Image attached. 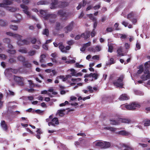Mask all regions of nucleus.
Masks as SVG:
<instances>
[{"mask_svg":"<svg viewBox=\"0 0 150 150\" xmlns=\"http://www.w3.org/2000/svg\"><path fill=\"white\" fill-rule=\"evenodd\" d=\"M6 34L8 35L12 36L17 39L18 40L17 44L19 46L25 45H28L30 43V41L27 39L21 40V38L22 36L18 34L14 33L11 32H7L6 33Z\"/></svg>","mask_w":150,"mask_h":150,"instance_id":"1","label":"nucleus"},{"mask_svg":"<svg viewBox=\"0 0 150 150\" xmlns=\"http://www.w3.org/2000/svg\"><path fill=\"white\" fill-rule=\"evenodd\" d=\"M139 69L137 73L141 74L143 72L144 74L140 77L143 81H146L150 79V72L149 71L148 66H139Z\"/></svg>","mask_w":150,"mask_h":150,"instance_id":"2","label":"nucleus"},{"mask_svg":"<svg viewBox=\"0 0 150 150\" xmlns=\"http://www.w3.org/2000/svg\"><path fill=\"white\" fill-rule=\"evenodd\" d=\"M69 4L68 3L65 2H59L58 0H51L50 8L51 9H54L57 7H64L67 6Z\"/></svg>","mask_w":150,"mask_h":150,"instance_id":"3","label":"nucleus"},{"mask_svg":"<svg viewBox=\"0 0 150 150\" xmlns=\"http://www.w3.org/2000/svg\"><path fill=\"white\" fill-rule=\"evenodd\" d=\"M12 4V2L11 1L9 0H5L3 1V3L0 4V7H5V5H10ZM6 9L8 11L11 12H15L18 10V9L11 7L9 6H6Z\"/></svg>","mask_w":150,"mask_h":150,"instance_id":"4","label":"nucleus"},{"mask_svg":"<svg viewBox=\"0 0 150 150\" xmlns=\"http://www.w3.org/2000/svg\"><path fill=\"white\" fill-rule=\"evenodd\" d=\"M140 107V105L139 104L135 102L132 103L128 105H123L120 106L121 108L122 109L125 110V108L129 110H134L136 109V108H139Z\"/></svg>","mask_w":150,"mask_h":150,"instance_id":"5","label":"nucleus"},{"mask_svg":"<svg viewBox=\"0 0 150 150\" xmlns=\"http://www.w3.org/2000/svg\"><path fill=\"white\" fill-rule=\"evenodd\" d=\"M118 121L115 120H110V123L111 125H117L120 124V122L129 124L131 122V120L129 119L125 118H118L117 119Z\"/></svg>","mask_w":150,"mask_h":150,"instance_id":"6","label":"nucleus"},{"mask_svg":"<svg viewBox=\"0 0 150 150\" xmlns=\"http://www.w3.org/2000/svg\"><path fill=\"white\" fill-rule=\"evenodd\" d=\"M57 15L55 14H49L46 15L44 17V19L46 20H48L50 22L54 23L55 21V18Z\"/></svg>","mask_w":150,"mask_h":150,"instance_id":"7","label":"nucleus"},{"mask_svg":"<svg viewBox=\"0 0 150 150\" xmlns=\"http://www.w3.org/2000/svg\"><path fill=\"white\" fill-rule=\"evenodd\" d=\"M123 78V75H121L118 79L117 81H115L113 82V84L114 85L117 87L122 88L123 86L122 80Z\"/></svg>","mask_w":150,"mask_h":150,"instance_id":"8","label":"nucleus"},{"mask_svg":"<svg viewBox=\"0 0 150 150\" xmlns=\"http://www.w3.org/2000/svg\"><path fill=\"white\" fill-rule=\"evenodd\" d=\"M21 8L23 9V12L27 15V18L28 19L31 18V13L28 11V7L26 5L21 4L20 5Z\"/></svg>","mask_w":150,"mask_h":150,"instance_id":"9","label":"nucleus"},{"mask_svg":"<svg viewBox=\"0 0 150 150\" xmlns=\"http://www.w3.org/2000/svg\"><path fill=\"white\" fill-rule=\"evenodd\" d=\"M98 76V74L96 73L93 74L91 73L89 74H87L85 75L84 77L88 78L89 81L90 82L97 79Z\"/></svg>","mask_w":150,"mask_h":150,"instance_id":"10","label":"nucleus"},{"mask_svg":"<svg viewBox=\"0 0 150 150\" xmlns=\"http://www.w3.org/2000/svg\"><path fill=\"white\" fill-rule=\"evenodd\" d=\"M18 69L8 68L5 70L4 73L5 76L8 77L11 76L12 72L14 74H16L18 72Z\"/></svg>","mask_w":150,"mask_h":150,"instance_id":"11","label":"nucleus"},{"mask_svg":"<svg viewBox=\"0 0 150 150\" xmlns=\"http://www.w3.org/2000/svg\"><path fill=\"white\" fill-rule=\"evenodd\" d=\"M14 81L20 86H23L24 85V78L22 77H18L15 76H14Z\"/></svg>","mask_w":150,"mask_h":150,"instance_id":"12","label":"nucleus"},{"mask_svg":"<svg viewBox=\"0 0 150 150\" xmlns=\"http://www.w3.org/2000/svg\"><path fill=\"white\" fill-rule=\"evenodd\" d=\"M17 59L23 63L24 66H27L30 65L28 61H26L25 58L23 56L21 55L18 56L17 58Z\"/></svg>","mask_w":150,"mask_h":150,"instance_id":"13","label":"nucleus"},{"mask_svg":"<svg viewBox=\"0 0 150 150\" xmlns=\"http://www.w3.org/2000/svg\"><path fill=\"white\" fill-rule=\"evenodd\" d=\"M14 16L17 19V20H11V22L17 23L20 22L23 20L22 16L19 13L15 14L14 15Z\"/></svg>","mask_w":150,"mask_h":150,"instance_id":"14","label":"nucleus"},{"mask_svg":"<svg viewBox=\"0 0 150 150\" xmlns=\"http://www.w3.org/2000/svg\"><path fill=\"white\" fill-rule=\"evenodd\" d=\"M57 14L61 17H65L66 19H67L70 14V13H66L62 10H59Z\"/></svg>","mask_w":150,"mask_h":150,"instance_id":"15","label":"nucleus"},{"mask_svg":"<svg viewBox=\"0 0 150 150\" xmlns=\"http://www.w3.org/2000/svg\"><path fill=\"white\" fill-rule=\"evenodd\" d=\"M59 123L58 118L57 117H54L52 119L51 121L49 122L48 125L49 126H52L55 127V125H58Z\"/></svg>","mask_w":150,"mask_h":150,"instance_id":"16","label":"nucleus"},{"mask_svg":"<svg viewBox=\"0 0 150 150\" xmlns=\"http://www.w3.org/2000/svg\"><path fill=\"white\" fill-rule=\"evenodd\" d=\"M73 27V22H71L69 25L65 28L64 31L65 33H67L71 31Z\"/></svg>","mask_w":150,"mask_h":150,"instance_id":"17","label":"nucleus"},{"mask_svg":"<svg viewBox=\"0 0 150 150\" xmlns=\"http://www.w3.org/2000/svg\"><path fill=\"white\" fill-rule=\"evenodd\" d=\"M101 47L99 45H97L95 47H91L89 48V50L90 51L93 52H99L101 50Z\"/></svg>","mask_w":150,"mask_h":150,"instance_id":"18","label":"nucleus"},{"mask_svg":"<svg viewBox=\"0 0 150 150\" xmlns=\"http://www.w3.org/2000/svg\"><path fill=\"white\" fill-rule=\"evenodd\" d=\"M59 47L61 51L62 52L66 53L67 51H66L65 47L63 45L62 42H59L58 43Z\"/></svg>","mask_w":150,"mask_h":150,"instance_id":"19","label":"nucleus"},{"mask_svg":"<svg viewBox=\"0 0 150 150\" xmlns=\"http://www.w3.org/2000/svg\"><path fill=\"white\" fill-rule=\"evenodd\" d=\"M1 125L2 128L4 131H6L8 129V127L6 122L4 121H2L1 123Z\"/></svg>","mask_w":150,"mask_h":150,"instance_id":"20","label":"nucleus"},{"mask_svg":"<svg viewBox=\"0 0 150 150\" xmlns=\"http://www.w3.org/2000/svg\"><path fill=\"white\" fill-rule=\"evenodd\" d=\"M90 36V33L89 31H87L82 33L81 35V37L83 38L84 39H86Z\"/></svg>","mask_w":150,"mask_h":150,"instance_id":"21","label":"nucleus"},{"mask_svg":"<svg viewBox=\"0 0 150 150\" xmlns=\"http://www.w3.org/2000/svg\"><path fill=\"white\" fill-rule=\"evenodd\" d=\"M49 4V2L47 0H41L37 3L38 5H46Z\"/></svg>","mask_w":150,"mask_h":150,"instance_id":"22","label":"nucleus"},{"mask_svg":"<svg viewBox=\"0 0 150 150\" xmlns=\"http://www.w3.org/2000/svg\"><path fill=\"white\" fill-rule=\"evenodd\" d=\"M70 70L71 72L70 74L72 76H78L81 75V73H77L75 70L74 69H71Z\"/></svg>","mask_w":150,"mask_h":150,"instance_id":"23","label":"nucleus"},{"mask_svg":"<svg viewBox=\"0 0 150 150\" xmlns=\"http://www.w3.org/2000/svg\"><path fill=\"white\" fill-rule=\"evenodd\" d=\"M119 99L121 100H126L129 99V97L127 94H123L120 96Z\"/></svg>","mask_w":150,"mask_h":150,"instance_id":"24","label":"nucleus"},{"mask_svg":"<svg viewBox=\"0 0 150 150\" xmlns=\"http://www.w3.org/2000/svg\"><path fill=\"white\" fill-rule=\"evenodd\" d=\"M13 103V102H9L8 103V111L10 112L11 111V109L15 108H16V106L15 105H13L12 104Z\"/></svg>","mask_w":150,"mask_h":150,"instance_id":"25","label":"nucleus"},{"mask_svg":"<svg viewBox=\"0 0 150 150\" xmlns=\"http://www.w3.org/2000/svg\"><path fill=\"white\" fill-rule=\"evenodd\" d=\"M49 30L47 27L43 29V30L42 32V35H45L47 37H48L49 35Z\"/></svg>","mask_w":150,"mask_h":150,"instance_id":"26","label":"nucleus"},{"mask_svg":"<svg viewBox=\"0 0 150 150\" xmlns=\"http://www.w3.org/2000/svg\"><path fill=\"white\" fill-rule=\"evenodd\" d=\"M65 110V109L58 110L57 111L56 114H58L59 116L61 117L63 116L64 115V112Z\"/></svg>","mask_w":150,"mask_h":150,"instance_id":"27","label":"nucleus"},{"mask_svg":"<svg viewBox=\"0 0 150 150\" xmlns=\"http://www.w3.org/2000/svg\"><path fill=\"white\" fill-rule=\"evenodd\" d=\"M63 26L61 25L60 23L58 22H57L55 25V29L57 30H59L62 29Z\"/></svg>","mask_w":150,"mask_h":150,"instance_id":"28","label":"nucleus"},{"mask_svg":"<svg viewBox=\"0 0 150 150\" xmlns=\"http://www.w3.org/2000/svg\"><path fill=\"white\" fill-rule=\"evenodd\" d=\"M118 134L122 135L128 136L130 134V133L125 131H121L118 132Z\"/></svg>","mask_w":150,"mask_h":150,"instance_id":"29","label":"nucleus"},{"mask_svg":"<svg viewBox=\"0 0 150 150\" xmlns=\"http://www.w3.org/2000/svg\"><path fill=\"white\" fill-rule=\"evenodd\" d=\"M117 54L120 56H122L125 55L123 53H122V50L121 47L119 48L117 51Z\"/></svg>","mask_w":150,"mask_h":150,"instance_id":"30","label":"nucleus"},{"mask_svg":"<svg viewBox=\"0 0 150 150\" xmlns=\"http://www.w3.org/2000/svg\"><path fill=\"white\" fill-rule=\"evenodd\" d=\"M7 25L6 21L3 19H0V26L2 27L5 26Z\"/></svg>","mask_w":150,"mask_h":150,"instance_id":"31","label":"nucleus"},{"mask_svg":"<svg viewBox=\"0 0 150 150\" xmlns=\"http://www.w3.org/2000/svg\"><path fill=\"white\" fill-rule=\"evenodd\" d=\"M122 147L125 148L122 150H133L134 149L130 146L126 145L123 144Z\"/></svg>","mask_w":150,"mask_h":150,"instance_id":"32","label":"nucleus"},{"mask_svg":"<svg viewBox=\"0 0 150 150\" xmlns=\"http://www.w3.org/2000/svg\"><path fill=\"white\" fill-rule=\"evenodd\" d=\"M86 4V1L84 0H83V4L82 3H80L78 6L77 7L76 9L77 10H79L80 9L82 6H84Z\"/></svg>","mask_w":150,"mask_h":150,"instance_id":"33","label":"nucleus"},{"mask_svg":"<svg viewBox=\"0 0 150 150\" xmlns=\"http://www.w3.org/2000/svg\"><path fill=\"white\" fill-rule=\"evenodd\" d=\"M104 142L99 141L95 143V145L96 146L101 147L102 148H103Z\"/></svg>","mask_w":150,"mask_h":150,"instance_id":"34","label":"nucleus"},{"mask_svg":"<svg viewBox=\"0 0 150 150\" xmlns=\"http://www.w3.org/2000/svg\"><path fill=\"white\" fill-rule=\"evenodd\" d=\"M104 145L103 148H107L109 147L110 146V142H104Z\"/></svg>","mask_w":150,"mask_h":150,"instance_id":"35","label":"nucleus"},{"mask_svg":"<svg viewBox=\"0 0 150 150\" xmlns=\"http://www.w3.org/2000/svg\"><path fill=\"white\" fill-rule=\"evenodd\" d=\"M105 129H107L112 132H115L116 129L111 127H106L104 128Z\"/></svg>","mask_w":150,"mask_h":150,"instance_id":"36","label":"nucleus"},{"mask_svg":"<svg viewBox=\"0 0 150 150\" xmlns=\"http://www.w3.org/2000/svg\"><path fill=\"white\" fill-rule=\"evenodd\" d=\"M136 14L135 13L132 12H130L127 16V18L129 19L132 17H133L135 16Z\"/></svg>","mask_w":150,"mask_h":150,"instance_id":"37","label":"nucleus"},{"mask_svg":"<svg viewBox=\"0 0 150 150\" xmlns=\"http://www.w3.org/2000/svg\"><path fill=\"white\" fill-rule=\"evenodd\" d=\"M87 16L89 17L90 19L93 20V21H97L96 18L93 16L92 14H87Z\"/></svg>","mask_w":150,"mask_h":150,"instance_id":"38","label":"nucleus"},{"mask_svg":"<svg viewBox=\"0 0 150 150\" xmlns=\"http://www.w3.org/2000/svg\"><path fill=\"white\" fill-rule=\"evenodd\" d=\"M10 28L11 29L14 31H16L18 29V27L17 26L14 25H10Z\"/></svg>","mask_w":150,"mask_h":150,"instance_id":"39","label":"nucleus"},{"mask_svg":"<svg viewBox=\"0 0 150 150\" xmlns=\"http://www.w3.org/2000/svg\"><path fill=\"white\" fill-rule=\"evenodd\" d=\"M18 51L24 54H26L27 52V49L25 48L21 49L18 50Z\"/></svg>","mask_w":150,"mask_h":150,"instance_id":"40","label":"nucleus"},{"mask_svg":"<svg viewBox=\"0 0 150 150\" xmlns=\"http://www.w3.org/2000/svg\"><path fill=\"white\" fill-rule=\"evenodd\" d=\"M45 55L42 54L41 55L40 59V61L41 63H43L44 61V59L45 58Z\"/></svg>","mask_w":150,"mask_h":150,"instance_id":"41","label":"nucleus"},{"mask_svg":"<svg viewBox=\"0 0 150 150\" xmlns=\"http://www.w3.org/2000/svg\"><path fill=\"white\" fill-rule=\"evenodd\" d=\"M29 55L33 56L36 54V51L35 50H30L28 52Z\"/></svg>","mask_w":150,"mask_h":150,"instance_id":"42","label":"nucleus"},{"mask_svg":"<svg viewBox=\"0 0 150 150\" xmlns=\"http://www.w3.org/2000/svg\"><path fill=\"white\" fill-rule=\"evenodd\" d=\"M115 62L113 59L111 58L110 59L108 62L106 63V64L107 65H111L114 63Z\"/></svg>","mask_w":150,"mask_h":150,"instance_id":"43","label":"nucleus"},{"mask_svg":"<svg viewBox=\"0 0 150 150\" xmlns=\"http://www.w3.org/2000/svg\"><path fill=\"white\" fill-rule=\"evenodd\" d=\"M86 88L88 90V91L90 93H93V88L91 86H88Z\"/></svg>","mask_w":150,"mask_h":150,"instance_id":"44","label":"nucleus"},{"mask_svg":"<svg viewBox=\"0 0 150 150\" xmlns=\"http://www.w3.org/2000/svg\"><path fill=\"white\" fill-rule=\"evenodd\" d=\"M36 132L37 134L36 135V137L40 139V135L42 134V133L40 129H37Z\"/></svg>","mask_w":150,"mask_h":150,"instance_id":"45","label":"nucleus"},{"mask_svg":"<svg viewBox=\"0 0 150 150\" xmlns=\"http://www.w3.org/2000/svg\"><path fill=\"white\" fill-rule=\"evenodd\" d=\"M135 94L137 95H143L144 93L142 91H139L138 90H135L134 91Z\"/></svg>","mask_w":150,"mask_h":150,"instance_id":"46","label":"nucleus"},{"mask_svg":"<svg viewBox=\"0 0 150 150\" xmlns=\"http://www.w3.org/2000/svg\"><path fill=\"white\" fill-rule=\"evenodd\" d=\"M19 113H20L19 111H15L12 112V115L13 117H15Z\"/></svg>","mask_w":150,"mask_h":150,"instance_id":"47","label":"nucleus"},{"mask_svg":"<svg viewBox=\"0 0 150 150\" xmlns=\"http://www.w3.org/2000/svg\"><path fill=\"white\" fill-rule=\"evenodd\" d=\"M7 56L4 54H0V58L3 60H5L7 58Z\"/></svg>","mask_w":150,"mask_h":150,"instance_id":"48","label":"nucleus"},{"mask_svg":"<svg viewBox=\"0 0 150 150\" xmlns=\"http://www.w3.org/2000/svg\"><path fill=\"white\" fill-rule=\"evenodd\" d=\"M3 41L4 43L8 44L10 43L11 40L9 38H6L4 39Z\"/></svg>","mask_w":150,"mask_h":150,"instance_id":"49","label":"nucleus"},{"mask_svg":"<svg viewBox=\"0 0 150 150\" xmlns=\"http://www.w3.org/2000/svg\"><path fill=\"white\" fill-rule=\"evenodd\" d=\"M108 52H112V50L113 49V47L112 45L111 44H110V45H108Z\"/></svg>","mask_w":150,"mask_h":150,"instance_id":"50","label":"nucleus"},{"mask_svg":"<svg viewBox=\"0 0 150 150\" xmlns=\"http://www.w3.org/2000/svg\"><path fill=\"white\" fill-rule=\"evenodd\" d=\"M58 78L62 80L63 81H65L67 80V78L63 76H60Z\"/></svg>","mask_w":150,"mask_h":150,"instance_id":"51","label":"nucleus"},{"mask_svg":"<svg viewBox=\"0 0 150 150\" xmlns=\"http://www.w3.org/2000/svg\"><path fill=\"white\" fill-rule=\"evenodd\" d=\"M147 58L148 59H149V60L146 62L145 63L144 66H147L148 65L149 66L150 65V56H148L147 57Z\"/></svg>","mask_w":150,"mask_h":150,"instance_id":"52","label":"nucleus"},{"mask_svg":"<svg viewBox=\"0 0 150 150\" xmlns=\"http://www.w3.org/2000/svg\"><path fill=\"white\" fill-rule=\"evenodd\" d=\"M144 126H148L150 125V120H147L145 122L144 124Z\"/></svg>","mask_w":150,"mask_h":150,"instance_id":"53","label":"nucleus"},{"mask_svg":"<svg viewBox=\"0 0 150 150\" xmlns=\"http://www.w3.org/2000/svg\"><path fill=\"white\" fill-rule=\"evenodd\" d=\"M40 12L41 14L42 15H45L47 12V10H41Z\"/></svg>","mask_w":150,"mask_h":150,"instance_id":"54","label":"nucleus"},{"mask_svg":"<svg viewBox=\"0 0 150 150\" xmlns=\"http://www.w3.org/2000/svg\"><path fill=\"white\" fill-rule=\"evenodd\" d=\"M7 52L11 54H14L16 53V50H8Z\"/></svg>","mask_w":150,"mask_h":150,"instance_id":"55","label":"nucleus"},{"mask_svg":"<svg viewBox=\"0 0 150 150\" xmlns=\"http://www.w3.org/2000/svg\"><path fill=\"white\" fill-rule=\"evenodd\" d=\"M120 38L122 39H126L127 38V36L126 35L119 34Z\"/></svg>","mask_w":150,"mask_h":150,"instance_id":"56","label":"nucleus"},{"mask_svg":"<svg viewBox=\"0 0 150 150\" xmlns=\"http://www.w3.org/2000/svg\"><path fill=\"white\" fill-rule=\"evenodd\" d=\"M8 95L13 96L15 95V93L14 92L10 90H8V92L7 93Z\"/></svg>","mask_w":150,"mask_h":150,"instance_id":"57","label":"nucleus"},{"mask_svg":"<svg viewBox=\"0 0 150 150\" xmlns=\"http://www.w3.org/2000/svg\"><path fill=\"white\" fill-rule=\"evenodd\" d=\"M3 97L2 94L0 93V108L2 107L3 104V102L1 101V99Z\"/></svg>","mask_w":150,"mask_h":150,"instance_id":"58","label":"nucleus"},{"mask_svg":"<svg viewBox=\"0 0 150 150\" xmlns=\"http://www.w3.org/2000/svg\"><path fill=\"white\" fill-rule=\"evenodd\" d=\"M16 61V60L13 58H10L9 60V62L11 63H15Z\"/></svg>","mask_w":150,"mask_h":150,"instance_id":"59","label":"nucleus"},{"mask_svg":"<svg viewBox=\"0 0 150 150\" xmlns=\"http://www.w3.org/2000/svg\"><path fill=\"white\" fill-rule=\"evenodd\" d=\"M92 59L94 60H98L99 59V57L98 55H95L93 57Z\"/></svg>","mask_w":150,"mask_h":150,"instance_id":"60","label":"nucleus"},{"mask_svg":"<svg viewBox=\"0 0 150 150\" xmlns=\"http://www.w3.org/2000/svg\"><path fill=\"white\" fill-rule=\"evenodd\" d=\"M67 43L68 45H71L74 44V42L73 40H71L68 41L67 42Z\"/></svg>","mask_w":150,"mask_h":150,"instance_id":"61","label":"nucleus"},{"mask_svg":"<svg viewBox=\"0 0 150 150\" xmlns=\"http://www.w3.org/2000/svg\"><path fill=\"white\" fill-rule=\"evenodd\" d=\"M96 33L95 31V29H93V30L92 31L91 33V37H94L96 35Z\"/></svg>","mask_w":150,"mask_h":150,"instance_id":"62","label":"nucleus"},{"mask_svg":"<svg viewBox=\"0 0 150 150\" xmlns=\"http://www.w3.org/2000/svg\"><path fill=\"white\" fill-rule=\"evenodd\" d=\"M113 30V29L111 27L108 28L106 30V31L108 32H112Z\"/></svg>","mask_w":150,"mask_h":150,"instance_id":"63","label":"nucleus"},{"mask_svg":"<svg viewBox=\"0 0 150 150\" xmlns=\"http://www.w3.org/2000/svg\"><path fill=\"white\" fill-rule=\"evenodd\" d=\"M130 45L127 43H126L125 44V47L126 49H128L130 47Z\"/></svg>","mask_w":150,"mask_h":150,"instance_id":"64","label":"nucleus"}]
</instances>
